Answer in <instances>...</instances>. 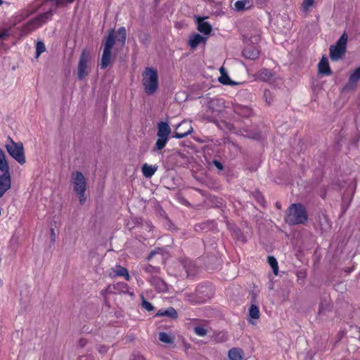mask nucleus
Returning <instances> with one entry per match:
<instances>
[{
    "mask_svg": "<svg viewBox=\"0 0 360 360\" xmlns=\"http://www.w3.org/2000/svg\"><path fill=\"white\" fill-rule=\"evenodd\" d=\"M50 235H51V240L52 243H54L56 241V236L55 233L54 229L51 228L50 229Z\"/></svg>",
    "mask_w": 360,
    "mask_h": 360,
    "instance_id": "nucleus-37",
    "label": "nucleus"
},
{
    "mask_svg": "<svg viewBox=\"0 0 360 360\" xmlns=\"http://www.w3.org/2000/svg\"><path fill=\"white\" fill-rule=\"evenodd\" d=\"M213 165H214L217 169H220V170L223 169V168H224L223 165H222L220 162H219V161H217V160H214V161H213Z\"/></svg>",
    "mask_w": 360,
    "mask_h": 360,
    "instance_id": "nucleus-38",
    "label": "nucleus"
},
{
    "mask_svg": "<svg viewBox=\"0 0 360 360\" xmlns=\"http://www.w3.org/2000/svg\"><path fill=\"white\" fill-rule=\"evenodd\" d=\"M2 3H3V1L0 0V6L2 4Z\"/></svg>",
    "mask_w": 360,
    "mask_h": 360,
    "instance_id": "nucleus-45",
    "label": "nucleus"
},
{
    "mask_svg": "<svg viewBox=\"0 0 360 360\" xmlns=\"http://www.w3.org/2000/svg\"><path fill=\"white\" fill-rule=\"evenodd\" d=\"M183 128H184V129H183V130H182V131H185V130H186V128H185V127H183Z\"/></svg>",
    "mask_w": 360,
    "mask_h": 360,
    "instance_id": "nucleus-46",
    "label": "nucleus"
},
{
    "mask_svg": "<svg viewBox=\"0 0 360 360\" xmlns=\"http://www.w3.org/2000/svg\"><path fill=\"white\" fill-rule=\"evenodd\" d=\"M109 276L112 278L122 276L127 281H129L131 278L127 269L120 265H117L115 268L111 269L109 272Z\"/></svg>",
    "mask_w": 360,
    "mask_h": 360,
    "instance_id": "nucleus-13",
    "label": "nucleus"
},
{
    "mask_svg": "<svg viewBox=\"0 0 360 360\" xmlns=\"http://www.w3.org/2000/svg\"><path fill=\"white\" fill-rule=\"evenodd\" d=\"M176 131L174 132L173 137L175 139H183L191 134L193 131V127L188 122L183 121L176 127Z\"/></svg>",
    "mask_w": 360,
    "mask_h": 360,
    "instance_id": "nucleus-11",
    "label": "nucleus"
},
{
    "mask_svg": "<svg viewBox=\"0 0 360 360\" xmlns=\"http://www.w3.org/2000/svg\"><path fill=\"white\" fill-rule=\"evenodd\" d=\"M314 0H304L302 6L304 9L309 8L313 5Z\"/></svg>",
    "mask_w": 360,
    "mask_h": 360,
    "instance_id": "nucleus-36",
    "label": "nucleus"
},
{
    "mask_svg": "<svg viewBox=\"0 0 360 360\" xmlns=\"http://www.w3.org/2000/svg\"><path fill=\"white\" fill-rule=\"evenodd\" d=\"M257 77L262 81L267 82L272 77V73L268 69H262L257 72Z\"/></svg>",
    "mask_w": 360,
    "mask_h": 360,
    "instance_id": "nucleus-26",
    "label": "nucleus"
},
{
    "mask_svg": "<svg viewBox=\"0 0 360 360\" xmlns=\"http://www.w3.org/2000/svg\"><path fill=\"white\" fill-rule=\"evenodd\" d=\"M142 307L148 311H152L154 309V307L152 304L145 300H143L142 301Z\"/></svg>",
    "mask_w": 360,
    "mask_h": 360,
    "instance_id": "nucleus-35",
    "label": "nucleus"
},
{
    "mask_svg": "<svg viewBox=\"0 0 360 360\" xmlns=\"http://www.w3.org/2000/svg\"><path fill=\"white\" fill-rule=\"evenodd\" d=\"M0 170H9L8 164L6 160V155L4 150L0 148Z\"/></svg>",
    "mask_w": 360,
    "mask_h": 360,
    "instance_id": "nucleus-28",
    "label": "nucleus"
},
{
    "mask_svg": "<svg viewBox=\"0 0 360 360\" xmlns=\"http://www.w3.org/2000/svg\"><path fill=\"white\" fill-rule=\"evenodd\" d=\"M252 6L251 0H238L234 3V10L237 11H243L250 8Z\"/></svg>",
    "mask_w": 360,
    "mask_h": 360,
    "instance_id": "nucleus-19",
    "label": "nucleus"
},
{
    "mask_svg": "<svg viewBox=\"0 0 360 360\" xmlns=\"http://www.w3.org/2000/svg\"><path fill=\"white\" fill-rule=\"evenodd\" d=\"M89 359V357L88 356H81L79 360H88Z\"/></svg>",
    "mask_w": 360,
    "mask_h": 360,
    "instance_id": "nucleus-44",
    "label": "nucleus"
},
{
    "mask_svg": "<svg viewBox=\"0 0 360 360\" xmlns=\"http://www.w3.org/2000/svg\"><path fill=\"white\" fill-rule=\"evenodd\" d=\"M157 127L158 139L155 142L153 150H160L164 148L169 140V136L171 133V128L168 122L161 121L158 123Z\"/></svg>",
    "mask_w": 360,
    "mask_h": 360,
    "instance_id": "nucleus-8",
    "label": "nucleus"
},
{
    "mask_svg": "<svg viewBox=\"0 0 360 360\" xmlns=\"http://www.w3.org/2000/svg\"><path fill=\"white\" fill-rule=\"evenodd\" d=\"M53 11H49L38 15L25 23L20 30V36H27L44 23L51 19Z\"/></svg>",
    "mask_w": 360,
    "mask_h": 360,
    "instance_id": "nucleus-2",
    "label": "nucleus"
},
{
    "mask_svg": "<svg viewBox=\"0 0 360 360\" xmlns=\"http://www.w3.org/2000/svg\"><path fill=\"white\" fill-rule=\"evenodd\" d=\"M89 62V53L85 51H82L79 63H78V71H77V77L78 79L82 80L87 75V63Z\"/></svg>",
    "mask_w": 360,
    "mask_h": 360,
    "instance_id": "nucleus-10",
    "label": "nucleus"
},
{
    "mask_svg": "<svg viewBox=\"0 0 360 360\" xmlns=\"http://www.w3.org/2000/svg\"><path fill=\"white\" fill-rule=\"evenodd\" d=\"M219 103V100L217 99H212L210 101V107L217 104Z\"/></svg>",
    "mask_w": 360,
    "mask_h": 360,
    "instance_id": "nucleus-41",
    "label": "nucleus"
},
{
    "mask_svg": "<svg viewBox=\"0 0 360 360\" xmlns=\"http://www.w3.org/2000/svg\"><path fill=\"white\" fill-rule=\"evenodd\" d=\"M151 284L159 291L165 292L167 290L166 283L159 277H154L151 279Z\"/></svg>",
    "mask_w": 360,
    "mask_h": 360,
    "instance_id": "nucleus-20",
    "label": "nucleus"
},
{
    "mask_svg": "<svg viewBox=\"0 0 360 360\" xmlns=\"http://www.w3.org/2000/svg\"><path fill=\"white\" fill-rule=\"evenodd\" d=\"M157 316H168L171 318H176L177 312L173 307H169L167 309H160L157 313Z\"/></svg>",
    "mask_w": 360,
    "mask_h": 360,
    "instance_id": "nucleus-25",
    "label": "nucleus"
},
{
    "mask_svg": "<svg viewBox=\"0 0 360 360\" xmlns=\"http://www.w3.org/2000/svg\"><path fill=\"white\" fill-rule=\"evenodd\" d=\"M127 32L124 27H120L116 34L111 30L104 43L103 53L101 58V68L105 69L111 62V50L113 47L115 40L120 43L122 46L126 41Z\"/></svg>",
    "mask_w": 360,
    "mask_h": 360,
    "instance_id": "nucleus-1",
    "label": "nucleus"
},
{
    "mask_svg": "<svg viewBox=\"0 0 360 360\" xmlns=\"http://www.w3.org/2000/svg\"><path fill=\"white\" fill-rule=\"evenodd\" d=\"M0 174V198L11 188V179L9 170L1 171Z\"/></svg>",
    "mask_w": 360,
    "mask_h": 360,
    "instance_id": "nucleus-12",
    "label": "nucleus"
},
{
    "mask_svg": "<svg viewBox=\"0 0 360 360\" xmlns=\"http://www.w3.org/2000/svg\"><path fill=\"white\" fill-rule=\"evenodd\" d=\"M160 249H158V250H153V251L150 252V253L149 254V255H148V259H150L153 257V256L154 255H155V254H157V253H159V252H160Z\"/></svg>",
    "mask_w": 360,
    "mask_h": 360,
    "instance_id": "nucleus-40",
    "label": "nucleus"
},
{
    "mask_svg": "<svg viewBox=\"0 0 360 360\" xmlns=\"http://www.w3.org/2000/svg\"><path fill=\"white\" fill-rule=\"evenodd\" d=\"M360 79V66L356 68L351 75L349 78L346 88L348 89H353L356 86V82Z\"/></svg>",
    "mask_w": 360,
    "mask_h": 360,
    "instance_id": "nucleus-17",
    "label": "nucleus"
},
{
    "mask_svg": "<svg viewBox=\"0 0 360 360\" xmlns=\"http://www.w3.org/2000/svg\"><path fill=\"white\" fill-rule=\"evenodd\" d=\"M132 360H145V358L140 354H133Z\"/></svg>",
    "mask_w": 360,
    "mask_h": 360,
    "instance_id": "nucleus-39",
    "label": "nucleus"
},
{
    "mask_svg": "<svg viewBox=\"0 0 360 360\" xmlns=\"http://www.w3.org/2000/svg\"><path fill=\"white\" fill-rule=\"evenodd\" d=\"M35 11H36V9L32 8H27L23 11H21L20 14L18 15V21L20 22V21L25 20L26 18L30 17L32 14H33Z\"/></svg>",
    "mask_w": 360,
    "mask_h": 360,
    "instance_id": "nucleus-27",
    "label": "nucleus"
},
{
    "mask_svg": "<svg viewBox=\"0 0 360 360\" xmlns=\"http://www.w3.org/2000/svg\"><path fill=\"white\" fill-rule=\"evenodd\" d=\"M158 167L155 165H149L147 163H145L142 166V172L143 175L146 178H150L157 171Z\"/></svg>",
    "mask_w": 360,
    "mask_h": 360,
    "instance_id": "nucleus-23",
    "label": "nucleus"
},
{
    "mask_svg": "<svg viewBox=\"0 0 360 360\" xmlns=\"http://www.w3.org/2000/svg\"><path fill=\"white\" fill-rule=\"evenodd\" d=\"M214 295L212 286L200 285L197 287L194 295H186V300L192 303H203L210 300Z\"/></svg>",
    "mask_w": 360,
    "mask_h": 360,
    "instance_id": "nucleus-5",
    "label": "nucleus"
},
{
    "mask_svg": "<svg viewBox=\"0 0 360 360\" xmlns=\"http://www.w3.org/2000/svg\"><path fill=\"white\" fill-rule=\"evenodd\" d=\"M229 357L231 360H242L243 351L240 348H232L229 351Z\"/></svg>",
    "mask_w": 360,
    "mask_h": 360,
    "instance_id": "nucleus-22",
    "label": "nucleus"
},
{
    "mask_svg": "<svg viewBox=\"0 0 360 360\" xmlns=\"http://www.w3.org/2000/svg\"><path fill=\"white\" fill-rule=\"evenodd\" d=\"M99 352L103 353L107 352V347L105 346H100L99 347Z\"/></svg>",
    "mask_w": 360,
    "mask_h": 360,
    "instance_id": "nucleus-42",
    "label": "nucleus"
},
{
    "mask_svg": "<svg viewBox=\"0 0 360 360\" xmlns=\"http://www.w3.org/2000/svg\"><path fill=\"white\" fill-rule=\"evenodd\" d=\"M185 269L188 276H193L197 271L195 266L191 262L188 266H185Z\"/></svg>",
    "mask_w": 360,
    "mask_h": 360,
    "instance_id": "nucleus-32",
    "label": "nucleus"
},
{
    "mask_svg": "<svg viewBox=\"0 0 360 360\" xmlns=\"http://www.w3.org/2000/svg\"><path fill=\"white\" fill-rule=\"evenodd\" d=\"M71 182L75 192L78 195L80 204H84L86 201L84 193L86 190V181L84 176L80 172H75L72 174Z\"/></svg>",
    "mask_w": 360,
    "mask_h": 360,
    "instance_id": "nucleus-6",
    "label": "nucleus"
},
{
    "mask_svg": "<svg viewBox=\"0 0 360 360\" xmlns=\"http://www.w3.org/2000/svg\"><path fill=\"white\" fill-rule=\"evenodd\" d=\"M259 51L257 46H247L243 51V56L248 59L255 60L259 57Z\"/></svg>",
    "mask_w": 360,
    "mask_h": 360,
    "instance_id": "nucleus-14",
    "label": "nucleus"
},
{
    "mask_svg": "<svg viewBox=\"0 0 360 360\" xmlns=\"http://www.w3.org/2000/svg\"><path fill=\"white\" fill-rule=\"evenodd\" d=\"M202 42H205V38L199 34H193L188 40V44L192 49L196 48Z\"/></svg>",
    "mask_w": 360,
    "mask_h": 360,
    "instance_id": "nucleus-24",
    "label": "nucleus"
},
{
    "mask_svg": "<svg viewBox=\"0 0 360 360\" xmlns=\"http://www.w3.org/2000/svg\"><path fill=\"white\" fill-rule=\"evenodd\" d=\"M307 214L305 207L300 203L292 204L287 212L286 222L289 224H304L307 221Z\"/></svg>",
    "mask_w": 360,
    "mask_h": 360,
    "instance_id": "nucleus-4",
    "label": "nucleus"
},
{
    "mask_svg": "<svg viewBox=\"0 0 360 360\" xmlns=\"http://www.w3.org/2000/svg\"><path fill=\"white\" fill-rule=\"evenodd\" d=\"M319 72L323 75H330L331 70L329 67L328 58L323 56L320 62L319 63Z\"/></svg>",
    "mask_w": 360,
    "mask_h": 360,
    "instance_id": "nucleus-18",
    "label": "nucleus"
},
{
    "mask_svg": "<svg viewBox=\"0 0 360 360\" xmlns=\"http://www.w3.org/2000/svg\"><path fill=\"white\" fill-rule=\"evenodd\" d=\"M8 143L5 145L8 153L19 164L24 165L26 162L23 144L22 142H15L10 136L8 137Z\"/></svg>",
    "mask_w": 360,
    "mask_h": 360,
    "instance_id": "nucleus-7",
    "label": "nucleus"
},
{
    "mask_svg": "<svg viewBox=\"0 0 360 360\" xmlns=\"http://www.w3.org/2000/svg\"><path fill=\"white\" fill-rule=\"evenodd\" d=\"M11 29H3L0 30V39L6 40L11 35Z\"/></svg>",
    "mask_w": 360,
    "mask_h": 360,
    "instance_id": "nucleus-33",
    "label": "nucleus"
},
{
    "mask_svg": "<svg viewBox=\"0 0 360 360\" xmlns=\"http://www.w3.org/2000/svg\"><path fill=\"white\" fill-rule=\"evenodd\" d=\"M108 288H106V289L103 290L101 291V295H102L103 296H104V295H105V293H106V292L108 291Z\"/></svg>",
    "mask_w": 360,
    "mask_h": 360,
    "instance_id": "nucleus-43",
    "label": "nucleus"
},
{
    "mask_svg": "<svg viewBox=\"0 0 360 360\" xmlns=\"http://www.w3.org/2000/svg\"><path fill=\"white\" fill-rule=\"evenodd\" d=\"M219 70H220L221 76L219 77V82L221 84H222L224 85H231V86H234V85L237 84L236 82H233L230 79V77L226 74V72H225L224 68L223 67H221Z\"/></svg>",
    "mask_w": 360,
    "mask_h": 360,
    "instance_id": "nucleus-21",
    "label": "nucleus"
},
{
    "mask_svg": "<svg viewBox=\"0 0 360 360\" xmlns=\"http://www.w3.org/2000/svg\"><path fill=\"white\" fill-rule=\"evenodd\" d=\"M194 332L196 335L200 337H203L207 334V330L202 326L195 327Z\"/></svg>",
    "mask_w": 360,
    "mask_h": 360,
    "instance_id": "nucleus-34",
    "label": "nucleus"
},
{
    "mask_svg": "<svg viewBox=\"0 0 360 360\" xmlns=\"http://www.w3.org/2000/svg\"><path fill=\"white\" fill-rule=\"evenodd\" d=\"M196 22L198 25V30L205 34H208L212 31V26L207 22L205 21V18L200 17H195Z\"/></svg>",
    "mask_w": 360,
    "mask_h": 360,
    "instance_id": "nucleus-16",
    "label": "nucleus"
},
{
    "mask_svg": "<svg viewBox=\"0 0 360 360\" xmlns=\"http://www.w3.org/2000/svg\"><path fill=\"white\" fill-rule=\"evenodd\" d=\"M348 36L344 32L337 42L330 47V57L332 60L337 61L342 58L345 53Z\"/></svg>",
    "mask_w": 360,
    "mask_h": 360,
    "instance_id": "nucleus-9",
    "label": "nucleus"
},
{
    "mask_svg": "<svg viewBox=\"0 0 360 360\" xmlns=\"http://www.w3.org/2000/svg\"><path fill=\"white\" fill-rule=\"evenodd\" d=\"M142 77L145 93L147 95L154 94L158 88V71L153 68L147 67L143 71Z\"/></svg>",
    "mask_w": 360,
    "mask_h": 360,
    "instance_id": "nucleus-3",
    "label": "nucleus"
},
{
    "mask_svg": "<svg viewBox=\"0 0 360 360\" xmlns=\"http://www.w3.org/2000/svg\"><path fill=\"white\" fill-rule=\"evenodd\" d=\"M257 294H252L251 305L249 309V316L252 319H259L260 316L259 307L256 305Z\"/></svg>",
    "mask_w": 360,
    "mask_h": 360,
    "instance_id": "nucleus-15",
    "label": "nucleus"
},
{
    "mask_svg": "<svg viewBox=\"0 0 360 360\" xmlns=\"http://www.w3.org/2000/svg\"><path fill=\"white\" fill-rule=\"evenodd\" d=\"M46 51V46L44 42L39 41L36 44V57L38 58L42 53Z\"/></svg>",
    "mask_w": 360,
    "mask_h": 360,
    "instance_id": "nucleus-31",
    "label": "nucleus"
},
{
    "mask_svg": "<svg viewBox=\"0 0 360 360\" xmlns=\"http://www.w3.org/2000/svg\"><path fill=\"white\" fill-rule=\"evenodd\" d=\"M268 263L273 269L274 274L277 275L278 271V266L276 259L274 257H268Z\"/></svg>",
    "mask_w": 360,
    "mask_h": 360,
    "instance_id": "nucleus-29",
    "label": "nucleus"
},
{
    "mask_svg": "<svg viewBox=\"0 0 360 360\" xmlns=\"http://www.w3.org/2000/svg\"><path fill=\"white\" fill-rule=\"evenodd\" d=\"M159 340L165 343H172L173 342V338L170 336V335L165 333L161 332L159 334Z\"/></svg>",
    "mask_w": 360,
    "mask_h": 360,
    "instance_id": "nucleus-30",
    "label": "nucleus"
}]
</instances>
